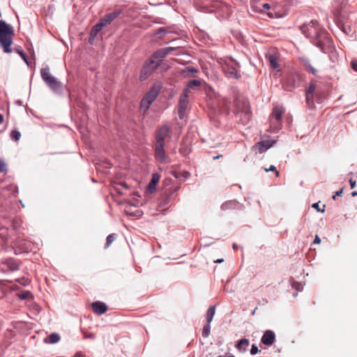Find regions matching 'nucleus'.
Here are the masks:
<instances>
[{"mask_svg": "<svg viewBox=\"0 0 357 357\" xmlns=\"http://www.w3.org/2000/svg\"><path fill=\"white\" fill-rule=\"evenodd\" d=\"M303 80V75L298 70L292 69L285 74L282 79V86L287 91H291L300 86Z\"/></svg>", "mask_w": 357, "mask_h": 357, "instance_id": "obj_5", "label": "nucleus"}, {"mask_svg": "<svg viewBox=\"0 0 357 357\" xmlns=\"http://www.w3.org/2000/svg\"><path fill=\"white\" fill-rule=\"evenodd\" d=\"M351 66L354 70L357 72V60H352L351 62Z\"/></svg>", "mask_w": 357, "mask_h": 357, "instance_id": "obj_41", "label": "nucleus"}, {"mask_svg": "<svg viewBox=\"0 0 357 357\" xmlns=\"http://www.w3.org/2000/svg\"><path fill=\"white\" fill-rule=\"evenodd\" d=\"M16 281L19 282L23 286H26L29 283V280L25 278H22V279H17Z\"/></svg>", "mask_w": 357, "mask_h": 357, "instance_id": "obj_37", "label": "nucleus"}, {"mask_svg": "<svg viewBox=\"0 0 357 357\" xmlns=\"http://www.w3.org/2000/svg\"><path fill=\"white\" fill-rule=\"evenodd\" d=\"M284 113V109L282 106L277 105L273 107L270 116L271 126L273 129L280 128L282 116Z\"/></svg>", "mask_w": 357, "mask_h": 357, "instance_id": "obj_10", "label": "nucleus"}, {"mask_svg": "<svg viewBox=\"0 0 357 357\" xmlns=\"http://www.w3.org/2000/svg\"><path fill=\"white\" fill-rule=\"evenodd\" d=\"M303 66L308 72L311 73L313 75H316L317 70L312 66V65L308 61H304Z\"/></svg>", "mask_w": 357, "mask_h": 357, "instance_id": "obj_30", "label": "nucleus"}, {"mask_svg": "<svg viewBox=\"0 0 357 357\" xmlns=\"http://www.w3.org/2000/svg\"><path fill=\"white\" fill-rule=\"evenodd\" d=\"M211 332V326L210 324L207 323L206 325L204 326L203 330H202V336L204 337H207Z\"/></svg>", "mask_w": 357, "mask_h": 357, "instance_id": "obj_33", "label": "nucleus"}, {"mask_svg": "<svg viewBox=\"0 0 357 357\" xmlns=\"http://www.w3.org/2000/svg\"><path fill=\"white\" fill-rule=\"evenodd\" d=\"M215 306H211L208 309V311H207V313H206L207 323L210 324L212 321L213 316L215 314Z\"/></svg>", "mask_w": 357, "mask_h": 357, "instance_id": "obj_28", "label": "nucleus"}, {"mask_svg": "<svg viewBox=\"0 0 357 357\" xmlns=\"http://www.w3.org/2000/svg\"><path fill=\"white\" fill-rule=\"evenodd\" d=\"M3 123V116L0 114V124Z\"/></svg>", "mask_w": 357, "mask_h": 357, "instance_id": "obj_48", "label": "nucleus"}, {"mask_svg": "<svg viewBox=\"0 0 357 357\" xmlns=\"http://www.w3.org/2000/svg\"><path fill=\"white\" fill-rule=\"evenodd\" d=\"M223 261H224L223 259H218V260L215 261L214 262H215V263H221Z\"/></svg>", "mask_w": 357, "mask_h": 357, "instance_id": "obj_49", "label": "nucleus"}, {"mask_svg": "<svg viewBox=\"0 0 357 357\" xmlns=\"http://www.w3.org/2000/svg\"><path fill=\"white\" fill-rule=\"evenodd\" d=\"M233 247H234V249H236V245H235V244L233 245Z\"/></svg>", "mask_w": 357, "mask_h": 357, "instance_id": "obj_52", "label": "nucleus"}, {"mask_svg": "<svg viewBox=\"0 0 357 357\" xmlns=\"http://www.w3.org/2000/svg\"><path fill=\"white\" fill-rule=\"evenodd\" d=\"M320 243H321V238H319V236L318 235H316L314 240V243L319 244Z\"/></svg>", "mask_w": 357, "mask_h": 357, "instance_id": "obj_43", "label": "nucleus"}, {"mask_svg": "<svg viewBox=\"0 0 357 357\" xmlns=\"http://www.w3.org/2000/svg\"><path fill=\"white\" fill-rule=\"evenodd\" d=\"M174 50L173 47H166L156 51L150 59L158 61L160 63L162 59Z\"/></svg>", "mask_w": 357, "mask_h": 357, "instance_id": "obj_16", "label": "nucleus"}, {"mask_svg": "<svg viewBox=\"0 0 357 357\" xmlns=\"http://www.w3.org/2000/svg\"><path fill=\"white\" fill-rule=\"evenodd\" d=\"M115 238H116L115 234H111L108 235L107 237V239H106V243H105V248H107L111 245V243L115 240Z\"/></svg>", "mask_w": 357, "mask_h": 357, "instance_id": "obj_32", "label": "nucleus"}, {"mask_svg": "<svg viewBox=\"0 0 357 357\" xmlns=\"http://www.w3.org/2000/svg\"><path fill=\"white\" fill-rule=\"evenodd\" d=\"M169 202V198L168 197H167V196H166V197L164 198L163 201H162V202L160 203L159 206H160V207L165 206H166Z\"/></svg>", "mask_w": 357, "mask_h": 357, "instance_id": "obj_39", "label": "nucleus"}, {"mask_svg": "<svg viewBox=\"0 0 357 357\" xmlns=\"http://www.w3.org/2000/svg\"><path fill=\"white\" fill-rule=\"evenodd\" d=\"M133 205L130 202L125 204L124 213L127 216H134V211H132Z\"/></svg>", "mask_w": 357, "mask_h": 357, "instance_id": "obj_29", "label": "nucleus"}, {"mask_svg": "<svg viewBox=\"0 0 357 357\" xmlns=\"http://www.w3.org/2000/svg\"><path fill=\"white\" fill-rule=\"evenodd\" d=\"M319 96V91L316 83L314 81H311L309 84L308 87L305 91V99L306 103L309 108L314 107V96Z\"/></svg>", "mask_w": 357, "mask_h": 357, "instance_id": "obj_11", "label": "nucleus"}, {"mask_svg": "<svg viewBox=\"0 0 357 357\" xmlns=\"http://www.w3.org/2000/svg\"><path fill=\"white\" fill-rule=\"evenodd\" d=\"M161 89L162 84L160 82H156L146 93L140 103V112H142L144 114L146 112L151 105L159 95Z\"/></svg>", "mask_w": 357, "mask_h": 357, "instance_id": "obj_4", "label": "nucleus"}, {"mask_svg": "<svg viewBox=\"0 0 357 357\" xmlns=\"http://www.w3.org/2000/svg\"><path fill=\"white\" fill-rule=\"evenodd\" d=\"M312 206L314 208H315V209H316L317 211H319V212H321V213L324 212V210H325V209H324V208H325V205H323V208H322V209H321V208H319V203H314V204H312Z\"/></svg>", "mask_w": 357, "mask_h": 357, "instance_id": "obj_38", "label": "nucleus"}, {"mask_svg": "<svg viewBox=\"0 0 357 357\" xmlns=\"http://www.w3.org/2000/svg\"><path fill=\"white\" fill-rule=\"evenodd\" d=\"M264 170L268 172H275V175L277 177H278L280 176V172L276 169L274 165H271L269 168H265Z\"/></svg>", "mask_w": 357, "mask_h": 357, "instance_id": "obj_36", "label": "nucleus"}, {"mask_svg": "<svg viewBox=\"0 0 357 357\" xmlns=\"http://www.w3.org/2000/svg\"><path fill=\"white\" fill-rule=\"evenodd\" d=\"M14 51L20 54L23 61L27 64L28 66H30V62L28 59V56L24 52L20 46L15 47L14 48Z\"/></svg>", "mask_w": 357, "mask_h": 357, "instance_id": "obj_24", "label": "nucleus"}, {"mask_svg": "<svg viewBox=\"0 0 357 357\" xmlns=\"http://www.w3.org/2000/svg\"><path fill=\"white\" fill-rule=\"evenodd\" d=\"M349 183H350V185H351V188L353 189L355 188L356 186V181H353L352 179H350L349 180Z\"/></svg>", "mask_w": 357, "mask_h": 357, "instance_id": "obj_45", "label": "nucleus"}, {"mask_svg": "<svg viewBox=\"0 0 357 357\" xmlns=\"http://www.w3.org/2000/svg\"><path fill=\"white\" fill-rule=\"evenodd\" d=\"M20 137H21V133L18 130H13L11 131L10 137L15 142H17L20 139Z\"/></svg>", "mask_w": 357, "mask_h": 357, "instance_id": "obj_31", "label": "nucleus"}, {"mask_svg": "<svg viewBox=\"0 0 357 357\" xmlns=\"http://www.w3.org/2000/svg\"><path fill=\"white\" fill-rule=\"evenodd\" d=\"M258 351H259L258 347L255 344H252L251 350H250V354L252 355H255V354H257Z\"/></svg>", "mask_w": 357, "mask_h": 357, "instance_id": "obj_40", "label": "nucleus"}, {"mask_svg": "<svg viewBox=\"0 0 357 357\" xmlns=\"http://www.w3.org/2000/svg\"><path fill=\"white\" fill-rule=\"evenodd\" d=\"M268 61L269 63L270 66L275 69L279 70V64L278 63V56L275 54H268L266 56Z\"/></svg>", "mask_w": 357, "mask_h": 357, "instance_id": "obj_21", "label": "nucleus"}, {"mask_svg": "<svg viewBox=\"0 0 357 357\" xmlns=\"http://www.w3.org/2000/svg\"><path fill=\"white\" fill-rule=\"evenodd\" d=\"M60 340V336L57 333H52L50 334L45 341L50 344H55L57 343Z\"/></svg>", "mask_w": 357, "mask_h": 357, "instance_id": "obj_27", "label": "nucleus"}, {"mask_svg": "<svg viewBox=\"0 0 357 357\" xmlns=\"http://www.w3.org/2000/svg\"><path fill=\"white\" fill-rule=\"evenodd\" d=\"M160 179V176L158 173H153L152 174L151 179L146 187V192L150 194H152L155 191L156 185H158L159 181Z\"/></svg>", "mask_w": 357, "mask_h": 357, "instance_id": "obj_17", "label": "nucleus"}, {"mask_svg": "<svg viewBox=\"0 0 357 357\" xmlns=\"http://www.w3.org/2000/svg\"><path fill=\"white\" fill-rule=\"evenodd\" d=\"M85 337H86V338L94 339V338L96 337V335H95V334H93V333H89V334H88V335H85Z\"/></svg>", "mask_w": 357, "mask_h": 357, "instance_id": "obj_44", "label": "nucleus"}, {"mask_svg": "<svg viewBox=\"0 0 357 357\" xmlns=\"http://www.w3.org/2000/svg\"><path fill=\"white\" fill-rule=\"evenodd\" d=\"M262 7H263V8H264L266 10H268L271 8V6L268 3H263Z\"/></svg>", "mask_w": 357, "mask_h": 357, "instance_id": "obj_47", "label": "nucleus"}, {"mask_svg": "<svg viewBox=\"0 0 357 357\" xmlns=\"http://www.w3.org/2000/svg\"><path fill=\"white\" fill-rule=\"evenodd\" d=\"M103 26L98 22L94 26H92L91 31H90V37H89V43H92L91 40H93L102 29Z\"/></svg>", "mask_w": 357, "mask_h": 357, "instance_id": "obj_19", "label": "nucleus"}, {"mask_svg": "<svg viewBox=\"0 0 357 357\" xmlns=\"http://www.w3.org/2000/svg\"><path fill=\"white\" fill-rule=\"evenodd\" d=\"M336 197H337V196H336L335 195H333V199H336Z\"/></svg>", "mask_w": 357, "mask_h": 357, "instance_id": "obj_51", "label": "nucleus"}, {"mask_svg": "<svg viewBox=\"0 0 357 357\" xmlns=\"http://www.w3.org/2000/svg\"><path fill=\"white\" fill-rule=\"evenodd\" d=\"M121 13V10H116L112 13H107L101 17L98 22L100 23L103 27H105L108 24H110L117 17L120 15Z\"/></svg>", "mask_w": 357, "mask_h": 357, "instance_id": "obj_13", "label": "nucleus"}, {"mask_svg": "<svg viewBox=\"0 0 357 357\" xmlns=\"http://www.w3.org/2000/svg\"><path fill=\"white\" fill-rule=\"evenodd\" d=\"M198 70L194 67L188 66L185 68L183 70L184 73H197Z\"/></svg>", "mask_w": 357, "mask_h": 357, "instance_id": "obj_34", "label": "nucleus"}, {"mask_svg": "<svg viewBox=\"0 0 357 357\" xmlns=\"http://www.w3.org/2000/svg\"><path fill=\"white\" fill-rule=\"evenodd\" d=\"M218 63L221 66L222 71L227 77L235 79L240 77V74L238 70L239 64L232 58H226L224 59H220L218 61Z\"/></svg>", "mask_w": 357, "mask_h": 357, "instance_id": "obj_6", "label": "nucleus"}, {"mask_svg": "<svg viewBox=\"0 0 357 357\" xmlns=\"http://www.w3.org/2000/svg\"><path fill=\"white\" fill-rule=\"evenodd\" d=\"M273 143L274 142H271V140L261 141L255 144V145L253 146L252 149L259 153H262L271 148Z\"/></svg>", "mask_w": 357, "mask_h": 357, "instance_id": "obj_14", "label": "nucleus"}, {"mask_svg": "<svg viewBox=\"0 0 357 357\" xmlns=\"http://www.w3.org/2000/svg\"><path fill=\"white\" fill-rule=\"evenodd\" d=\"M351 195L352 197H355V196H357V192L356 191H354L351 193Z\"/></svg>", "mask_w": 357, "mask_h": 357, "instance_id": "obj_50", "label": "nucleus"}, {"mask_svg": "<svg viewBox=\"0 0 357 357\" xmlns=\"http://www.w3.org/2000/svg\"><path fill=\"white\" fill-rule=\"evenodd\" d=\"M5 264L8 269L12 271H17L19 269V264L13 259H8L6 261Z\"/></svg>", "mask_w": 357, "mask_h": 357, "instance_id": "obj_22", "label": "nucleus"}, {"mask_svg": "<svg viewBox=\"0 0 357 357\" xmlns=\"http://www.w3.org/2000/svg\"><path fill=\"white\" fill-rule=\"evenodd\" d=\"M275 333L271 331H266L261 337V342L265 345H272L275 341Z\"/></svg>", "mask_w": 357, "mask_h": 357, "instance_id": "obj_18", "label": "nucleus"}, {"mask_svg": "<svg viewBox=\"0 0 357 357\" xmlns=\"http://www.w3.org/2000/svg\"><path fill=\"white\" fill-rule=\"evenodd\" d=\"M8 169L6 168V164L2 159L0 158V172L6 174Z\"/></svg>", "mask_w": 357, "mask_h": 357, "instance_id": "obj_35", "label": "nucleus"}, {"mask_svg": "<svg viewBox=\"0 0 357 357\" xmlns=\"http://www.w3.org/2000/svg\"><path fill=\"white\" fill-rule=\"evenodd\" d=\"M342 193H343V188H342L339 191H337L335 192V195L337 196V197H340V196H342Z\"/></svg>", "mask_w": 357, "mask_h": 357, "instance_id": "obj_46", "label": "nucleus"}, {"mask_svg": "<svg viewBox=\"0 0 357 357\" xmlns=\"http://www.w3.org/2000/svg\"><path fill=\"white\" fill-rule=\"evenodd\" d=\"M171 128L167 125L159 128L155 132V158L162 162H166V155L165 152V141L167 137H170Z\"/></svg>", "mask_w": 357, "mask_h": 357, "instance_id": "obj_2", "label": "nucleus"}, {"mask_svg": "<svg viewBox=\"0 0 357 357\" xmlns=\"http://www.w3.org/2000/svg\"><path fill=\"white\" fill-rule=\"evenodd\" d=\"M93 312L98 314L101 315L107 311V306L105 303L101 301H95L91 304Z\"/></svg>", "mask_w": 357, "mask_h": 357, "instance_id": "obj_15", "label": "nucleus"}, {"mask_svg": "<svg viewBox=\"0 0 357 357\" xmlns=\"http://www.w3.org/2000/svg\"><path fill=\"white\" fill-rule=\"evenodd\" d=\"M202 81L199 79H192L188 82L186 88L183 90L189 94L190 90L198 89L201 86Z\"/></svg>", "mask_w": 357, "mask_h": 357, "instance_id": "obj_20", "label": "nucleus"}, {"mask_svg": "<svg viewBox=\"0 0 357 357\" xmlns=\"http://www.w3.org/2000/svg\"><path fill=\"white\" fill-rule=\"evenodd\" d=\"M220 156H216L214 158V159H217V158H219Z\"/></svg>", "mask_w": 357, "mask_h": 357, "instance_id": "obj_53", "label": "nucleus"}, {"mask_svg": "<svg viewBox=\"0 0 357 357\" xmlns=\"http://www.w3.org/2000/svg\"><path fill=\"white\" fill-rule=\"evenodd\" d=\"M40 75L43 81L52 90L56 91L61 89V82L50 73L48 67L42 68L40 70Z\"/></svg>", "mask_w": 357, "mask_h": 357, "instance_id": "obj_8", "label": "nucleus"}, {"mask_svg": "<svg viewBox=\"0 0 357 357\" xmlns=\"http://www.w3.org/2000/svg\"><path fill=\"white\" fill-rule=\"evenodd\" d=\"M159 66L160 63L158 61L150 59L144 64L140 72L139 79L141 81L146 79Z\"/></svg>", "mask_w": 357, "mask_h": 357, "instance_id": "obj_9", "label": "nucleus"}, {"mask_svg": "<svg viewBox=\"0 0 357 357\" xmlns=\"http://www.w3.org/2000/svg\"><path fill=\"white\" fill-rule=\"evenodd\" d=\"M143 212L141 210H136L135 211V218H139L142 215Z\"/></svg>", "mask_w": 357, "mask_h": 357, "instance_id": "obj_42", "label": "nucleus"}, {"mask_svg": "<svg viewBox=\"0 0 357 357\" xmlns=\"http://www.w3.org/2000/svg\"><path fill=\"white\" fill-rule=\"evenodd\" d=\"M188 105V93L183 91L178 101V114L180 119H183L185 112Z\"/></svg>", "mask_w": 357, "mask_h": 357, "instance_id": "obj_12", "label": "nucleus"}, {"mask_svg": "<svg viewBox=\"0 0 357 357\" xmlns=\"http://www.w3.org/2000/svg\"><path fill=\"white\" fill-rule=\"evenodd\" d=\"M235 104L237 109V117L243 125H246L249 123L252 116L248 102L243 99H236Z\"/></svg>", "mask_w": 357, "mask_h": 357, "instance_id": "obj_7", "label": "nucleus"}, {"mask_svg": "<svg viewBox=\"0 0 357 357\" xmlns=\"http://www.w3.org/2000/svg\"><path fill=\"white\" fill-rule=\"evenodd\" d=\"M303 32L306 36L313 39L314 44L323 49L325 41L328 40V33L321 28L317 21H311L310 23L303 27Z\"/></svg>", "mask_w": 357, "mask_h": 357, "instance_id": "obj_1", "label": "nucleus"}, {"mask_svg": "<svg viewBox=\"0 0 357 357\" xmlns=\"http://www.w3.org/2000/svg\"><path fill=\"white\" fill-rule=\"evenodd\" d=\"M249 340L247 339H242L237 343L236 347L239 351H245L249 346Z\"/></svg>", "mask_w": 357, "mask_h": 357, "instance_id": "obj_25", "label": "nucleus"}, {"mask_svg": "<svg viewBox=\"0 0 357 357\" xmlns=\"http://www.w3.org/2000/svg\"><path fill=\"white\" fill-rule=\"evenodd\" d=\"M17 296L20 300L33 299V296L30 291H23L18 293Z\"/></svg>", "mask_w": 357, "mask_h": 357, "instance_id": "obj_26", "label": "nucleus"}, {"mask_svg": "<svg viewBox=\"0 0 357 357\" xmlns=\"http://www.w3.org/2000/svg\"><path fill=\"white\" fill-rule=\"evenodd\" d=\"M238 203L236 201L230 200V201H227V202H225L224 204H222L221 206V208L223 211H227L229 209L236 208L238 206Z\"/></svg>", "mask_w": 357, "mask_h": 357, "instance_id": "obj_23", "label": "nucleus"}, {"mask_svg": "<svg viewBox=\"0 0 357 357\" xmlns=\"http://www.w3.org/2000/svg\"><path fill=\"white\" fill-rule=\"evenodd\" d=\"M13 28L5 21L0 20V45L3 47V52L10 53L14 36Z\"/></svg>", "mask_w": 357, "mask_h": 357, "instance_id": "obj_3", "label": "nucleus"}]
</instances>
